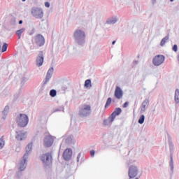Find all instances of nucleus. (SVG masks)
<instances>
[{
  "instance_id": "obj_11",
  "label": "nucleus",
  "mask_w": 179,
  "mask_h": 179,
  "mask_svg": "<svg viewBox=\"0 0 179 179\" xmlns=\"http://www.w3.org/2000/svg\"><path fill=\"white\" fill-rule=\"evenodd\" d=\"M54 73V67H51L48 69L45 78L43 81V85L45 86L48 82H50V80L51 78H52V75Z\"/></svg>"
},
{
  "instance_id": "obj_37",
  "label": "nucleus",
  "mask_w": 179,
  "mask_h": 179,
  "mask_svg": "<svg viewBox=\"0 0 179 179\" xmlns=\"http://www.w3.org/2000/svg\"><path fill=\"white\" fill-rule=\"evenodd\" d=\"M80 157H82V152H80L77 156V163H79Z\"/></svg>"
},
{
  "instance_id": "obj_45",
  "label": "nucleus",
  "mask_w": 179,
  "mask_h": 179,
  "mask_svg": "<svg viewBox=\"0 0 179 179\" xmlns=\"http://www.w3.org/2000/svg\"><path fill=\"white\" fill-rule=\"evenodd\" d=\"M134 63L138 64H139V62L138 60H136V61H134Z\"/></svg>"
},
{
  "instance_id": "obj_39",
  "label": "nucleus",
  "mask_w": 179,
  "mask_h": 179,
  "mask_svg": "<svg viewBox=\"0 0 179 179\" xmlns=\"http://www.w3.org/2000/svg\"><path fill=\"white\" fill-rule=\"evenodd\" d=\"M96 153V151H94V150H92L90 151V155H91V157H94V154Z\"/></svg>"
},
{
  "instance_id": "obj_36",
  "label": "nucleus",
  "mask_w": 179,
  "mask_h": 179,
  "mask_svg": "<svg viewBox=\"0 0 179 179\" xmlns=\"http://www.w3.org/2000/svg\"><path fill=\"white\" fill-rule=\"evenodd\" d=\"M172 50L174 52H177V51H178V45H177V44L173 45Z\"/></svg>"
},
{
  "instance_id": "obj_48",
  "label": "nucleus",
  "mask_w": 179,
  "mask_h": 179,
  "mask_svg": "<svg viewBox=\"0 0 179 179\" xmlns=\"http://www.w3.org/2000/svg\"><path fill=\"white\" fill-rule=\"evenodd\" d=\"M22 2H26V0H22Z\"/></svg>"
},
{
  "instance_id": "obj_44",
  "label": "nucleus",
  "mask_w": 179,
  "mask_h": 179,
  "mask_svg": "<svg viewBox=\"0 0 179 179\" xmlns=\"http://www.w3.org/2000/svg\"><path fill=\"white\" fill-rule=\"evenodd\" d=\"M115 43H116V41H113L112 42V45H114V44H115Z\"/></svg>"
},
{
  "instance_id": "obj_33",
  "label": "nucleus",
  "mask_w": 179,
  "mask_h": 179,
  "mask_svg": "<svg viewBox=\"0 0 179 179\" xmlns=\"http://www.w3.org/2000/svg\"><path fill=\"white\" fill-rule=\"evenodd\" d=\"M22 171H23L19 170V171L17 172V173H16V175H15V178H16V179H20V178H22V176H23V173H22Z\"/></svg>"
},
{
  "instance_id": "obj_5",
  "label": "nucleus",
  "mask_w": 179,
  "mask_h": 179,
  "mask_svg": "<svg viewBox=\"0 0 179 179\" xmlns=\"http://www.w3.org/2000/svg\"><path fill=\"white\" fill-rule=\"evenodd\" d=\"M92 110V106L90 105L84 104L80 107L79 115L81 118H85L90 115V111Z\"/></svg>"
},
{
  "instance_id": "obj_23",
  "label": "nucleus",
  "mask_w": 179,
  "mask_h": 179,
  "mask_svg": "<svg viewBox=\"0 0 179 179\" xmlns=\"http://www.w3.org/2000/svg\"><path fill=\"white\" fill-rule=\"evenodd\" d=\"M113 121L114 120H112L111 116L110 115L108 117V118L105 119L103 120V125H104V127H107L108 125H110V124H111V122H113Z\"/></svg>"
},
{
  "instance_id": "obj_7",
  "label": "nucleus",
  "mask_w": 179,
  "mask_h": 179,
  "mask_svg": "<svg viewBox=\"0 0 179 179\" xmlns=\"http://www.w3.org/2000/svg\"><path fill=\"white\" fill-rule=\"evenodd\" d=\"M166 59V57L163 55H157V56L154 57L152 59V64L155 66H160L164 62Z\"/></svg>"
},
{
  "instance_id": "obj_25",
  "label": "nucleus",
  "mask_w": 179,
  "mask_h": 179,
  "mask_svg": "<svg viewBox=\"0 0 179 179\" xmlns=\"http://www.w3.org/2000/svg\"><path fill=\"white\" fill-rule=\"evenodd\" d=\"M168 40H169V35L166 36L164 38L162 39L161 43H160L161 47H163L164 45V44H166V43H167Z\"/></svg>"
},
{
  "instance_id": "obj_1",
  "label": "nucleus",
  "mask_w": 179,
  "mask_h": 179,
  "mask_svg": "<svg viewBox=\"0 0 179 179\" xmlns=\"http://www.w3.org/2000/svg\"><path fill=\"white\" fill-rule=\"evenodd\" d=\"M74 43L78 47H85L86 44V33L82 29H76L73 34Z\"/></svg>"
},
{
  "instance_id": "obj_42",
  "label": "nucleus",
  "mask_w": 179,
  "mask_h": 179,
  "mask_svg": "<svg viewBox=\"0 0 179 179\" xmlns=\"http://www.w3.org/2000/svg\"><path fill=\"white\" fill-rule=\"evenodd\" d=\"M19 24H23V20H20L19 22H18Z\"/></svg>"
},
{
  "instance_id": "obj_27",
  "label": "nucleus",
  "mask_w": 179,
  "mask_h": 179,
  "mask_svg": "<svg viewBox=\"0 0 179 179\" xmlns=\"http://www.w3.org/2000/svg\"><path fill=\"white\" fill-rule=\"evenodd\" d=\"M29 80V78H26L25 76L21 78V87H23L24 85H26V82Z\"/></svg>"
},
{
  "instance_id": "obj_40",
  "label": "nucleus",
  "mask_w": 179,
  "mask_h": 179,
  "mask_svg": "<svg viewBox=\"0 0 179 179\" xmlns=\"http://www.w3.org/2000/svg\"><path fill=\"white\" fill-rule=\"evenodd\" d=\"M50 6H51V4L50 3V2H48V1L45 2V8H50Z\"/></svg>"
},
{
  "instance_id": "obj_47",
  "label": "nucleus",
  "mask_w": 179,
  "mask_h": 179,
  "mask_svg": "<svg viewBox=\"0 0 179 179\" xmlns=\"http://www.w3.org/2000/svg\"><path fill=\"white\" fill-rule=\"evenodd\" d=\"M170 2H174V0H170Z\"/></svg>"
},
{
  "instance_id": "obj_24",
  "label": "nucleus",
  "mask_w": 179,
  "mask_h": 179,
  "mask_svg": "<svg viewBox=\"0 0 179 179\" xmlns=\"http://www.w3.org/2000/svg\"><path fill=\"white\" fill-rule=\"evenodd\" d=\"M24 32V28H22L15 31V34H17V36H18V40H20V38L22 37V34H23Z\"/></svg>"
},
{
  "instance_id": "obj_34",
  "label": "nucleus",
  "mask_w": 179,
  "mask_h": 179,
  "mask_svg": "<svg viewBox=\"0 0 179 179\" xmlns=\"http://www.w3.org/2000/svg\"><path fill=\"white\" fill-rule=\"evenodd\" d=\"M50 97H55V96H57V90H51L50 91Z\"/></svg>"
},
{
  "instance_id": "obj_35",
  "label": "nucleus",
  "mask_w": 179,
  "mask_h": 179,
  "mask_svg": "<svg viewBox=\"0 0 179 179\" xmlns=\"http://www.w3.org/2000/svg\"><path fill=\"white\" fill-rule=\"evenodd\" d=\"M66 143H68V145H71V143H72V136H69L66 138Z\"/></svg>"
},
{
  "instance_id": "obj_17",
  "label": "nucleus",
  "mask_w": 179,
  "mask_h": 179,
  "mask_svg": "<svg viewBox=\"0 0 179 179\" xmlns=\"http://www.w3.org/2000/svg\"><path fill=\"white\" fill-rule=\"evenodd\" d=\"M122 113V109L121 108H116L115 110L110 115L111 116L112 121L115 120V117H117Z\"/></svg>"
},
{
  "instance_id": "obj_12",
  "label": "nucleus",
  "mask_w": 179,
  "mask_h": 179,
  "mask_svg": "<svg viewBox=\"0 0 179 179\" xmlns=\"http://www.w3.org/2000/svg\"><path fill=\"white\" fill-rule=\"evenodd\" d=\"M138 176V167L136 166H131L129 168V178H135Z\"/></svg>"
},
{
  "instance_id": "obj_20",
  "label": "nucleus",
  "mask_w": 179,
  "mask_h": 179,
  "mask_svg": "<svg viewBox=\"0 0 179 179\" xmlns=\"http://www.w3.org/2000/svg\"><path fill=\"white\" fill-rule=\"evenodd\" d=\"M9 106H6L3 110L2 111V120H6V117H8V114H9Z\"/></svg>"
},
{
  "instance_id": "obj_22",
  "label": "nucleus",
  "mask_w": 179,
  "mask_h": 179,
  "mask_svg": "<svg viewBox=\"0 0 179 179\" xmlns=\"http://www.w3.org/2000/svg\"><path fill=\"white\" fill-rule=\"evenodd\" d=\"M175 104H178L179 103V89H176L174 95Z\"/></svg>"
},
{
  "instance_id": "obj_46",
  "label": "nucleus",
  "mask_w": 179,
  "mask_h": 179,
  "mask_svg": "<svg viewBox=\"0 0 179 179\" xmlns=\"http://www.w3.org/2000/svg\"><path fill=\"white\" fill-rule=\"evenodd\" d=\"M1 41H0V52H1Z\"/></svg>"
},
{
  "instance_id": "obj_26",
  "label": "nucleus",
  "mask_w": 179,
  "mask_h": 179,
  "mask_svg": "<svg viewBox=\"0 0 179 179\" xmlns=\"http://www.w3.org/2000/svg\"><path fill=\"white\" fill-rule=\"evenodd\" d=\"M85 87H92V80L87 79L85 82Z\"/></svg>"
},
{
  "instance_id": "obj_3",
  "label": "nucleus",
  "mask_w": 179,
  "mask_h": 179,
  "mask_svg": "<svg viewBox=\"0 0 179 179\" xmlns=\"http://www.w3.org/2000/svg\"><path fill=\"white\" fill-rule=\"evenodd\" d=\"M168 142L169 145V150H170V162L169 166L171 169V173L173 174L174 173V160L173 159V154L174 153V144L173 143V140H171V137L168 134Z\"/></svg>"
},
{
  "instance_id": "obj_31",
  "label": "nucleus",
  "mask_w": 179,
  "mask_h": 179,
  "mask_svg": "<svg viewBox=\"0 0 179 179\" xmlns=\"http://www.w3.org/2000/svg\"><path fill=\"white\" fill-rule=\"evenodd\" d=\"M8 43H4L3 44V46L1 48V52H6V51L8 50Z\"/></svg>"
},
{
  "instance_id": "obj_49",
  "label": "nucleus",
  "mask_w": 179,
  "mask_h": 179,
  "mask_svg": "<svg viewBox=\"0 0 179 179\" xmlns=\"http://www.w3.org/2000/svg\"><path fill=\"white\" fill-rule=\"evenodd\" d=\"M29 34H30V36H31V34H33V33H30Z\"/></svg>"
},
{
  "instance_id": "obj_43",
  "label": "nucleus",
  "mask_w": 179,
  "mask_h": 179,
  "mask_svg": "<svg viewBox=\"0 0 179 179\" xmlns=\"http://www.w3.org/2000/svg\"><path fill=\"white\" fill-rule=\"evenodd\" d=\"M152 5H155V3H156V0H152Z\"/></svg>"
},
{
  "instance_id": "obj_16",
  "label": "nucleus",
  "mask_w": 179,
  "mask_h": 179,
  "mask_svg": "<svg viewBox=\"0 0 179 179\" xmlns=\"http://www.w3.org/2000/svg\"><path fill=\"white\" fill-rule=\"evenodd\" d=\"M122 96H124V92L121 87L117 86L115 90V97L120 100V99H122Z\"/></svg>"
},
{
  "instance_id": "obj_32",
  "label": "nucleus",
  "mask_w": 179,
  "mask_h": 179,
  "mask_svg": "<svg viewBox=\"0 0 179 179\" xmlns=\"http://www.w3.org/2000/svg\"><path fill=\"white\" fill-rule=\"evenodd\" d=\"M112 101H113V99H111V97H109L107 99L106 103L105 104V109L107 108L108 106H110V104H111Z\"/></svg>"
},
{
  "instance_id": "obj_15",
  "label": "nucleus",
  "mask_w": 179,
  "mask_h": 179,
  "mask_svg": "<svg viewBox=\"0 0 179 179\" xmlns=\"http://www.w3.org/2000/svg\"><path fill=\"white\" fill-rule=\"evenodd\" d=\"M15 134V139H17V141H24V139L27 138L26 132H23L22 131H17Z\"/></svg>"
},
{
  "instance_id": "obj_2",
  "label": "nucleus",
  "mask_w": 179,
  "mask_h": 179,
  "mask_svg": "<svg viewBox=\"0 0 179 179\" xmlns=\"http://www.w3.org/2000/svg\"><path fill=\"white\" fill-rule=\"evenodd\" d=\"M40 159L42 161L44 169L48 170L51 167V164H52V155L51 152L42 154L40 156Z\"/></svg>"
},
{
  "instance_id": "obj_30",
  "label": "nucleus",
  "mask_w": 179,
  "mask_h": 179,
  "mask_svg": "<svg viewBox=\"0 0 179 179\" xmlns=\"http://www.w3.org/2000/svg\"><path fill=\"white\" fill-rule=\"evenodd\" d=\"M138 124H140L141 125H142V124H143V122H145V115H141L138 119Z\"/></svg>"
},
{
  "instance_id": "obj_21",
  "label": "nucleus",
  "mask_w": 179,
  "mask_h": 179,
  "mask_svg": "<svg viewBox=\"0 0 179 179\" xmlns=\"http://www.w3.org/2000/svg\"><path fill=\"white\" fill-rule=\"evenodd\" d=\"M117 22H118V18L117 17H112L106 20V24H115Z\"/></svg>"
},
{
  "instance_id": "obj_19",
  "label": "nucleus",
  "mask_w": 179,
  "mask_h": 179,
  "mask_svg": "<svg viewBox=\"0 0 179 179\" xmlns=\"http://www.w3.org/2000/svg\"><path fill=\"white\" fill-rule=\"evenodd\" d=\"M149 103H150V101L148 99H146L143 101V103L141 104V113H145V111H146V108H148V107H149Z\"/></svg>"
},
{
  "instance_id": "obj_18",
  "label": "nucleus",
  "mask_w": 179,
  "mask_h": 179,
  "mask_svg": "<svg viewBox=\"0 0 179 179\" xmlns=\"http://www.w3.org/2000/svg\"><path fill=\"white\" fill-rule=\"evenodd\" d=\"M33 150V143H29L25 148V153L24 155V157H29L30 153H31V150Z\"/></svg>"
},
{
  "instance_id": "obj_38",
  "label": "nucleus",
  "mask_w": 179,
  "mask_h": 179,
  "mask_svg": "<svg viewBox=\"0 0 179 179\" xmlns=\"http://www.w3.org/2000/svg\"><path fill=\"white\" fill-rule=\"evenodd\" d=\"M128 104H129V101H126L123 105L122 107L123 108H127L128 107Z\"/></svg>"
},
{
  "instance_id": "obj_8",
  "label": "nucleus",
  "mask_w": 179,
  "mask_h": 179,
  "mask_svg": "<svg viewBox=\"0 0 179 179\" xmlns=\"http://www.w3.org/2000/svg\"><path fill=\"white\" fill-rule=\"evenodd\" d=\"M43 64H44V52L40 51L36 59V65L40 68L43 66Z\"/></svg>"
},
{
  "instance_id": "obj_6",
  "label": "nucleus",
  "mask_w": 179,
  "mask_h": 179,
  "mask_svg": "<svg viewBox=\"0 0 179 179\" xmlns=\"http://www.w3.org/2000/svg\"><path fill=\"white\" fill-rule=\"evenodd\" d=\"M31 15L34 17H36V19H43L44 17V11H43L41 8L33 7L31 9Z\"/></svg>"
},
{
  "instance_id": "obj_41",
  "label": "nucleus",
  "mask_w": 179,
  "mask_h": 179,
  "mask_svg": "<svg viewBox=\"0 0 179 179\" xmlns=\"http://www.w3.org/2000/svg\"><path fill=\"white\" fill-rule=\"evenodd\" d=\"M15 23H16V20L15 19L11 20V24H15Z\"/></svg>"
},
{
  "instance_id": "obj_9",
  "label": "nucleus",
  "mask_w": 179,
  "mask_h": 179,
  "mask_svg": "<svg viewBox=\"0 0 179 179\" xmlns=\"http://www.w3.org/2000/svg\"><path fill=\"white\" fill-rule=\"evenodd\" d=\"M35 44L38 47H43V45L45 44V38H44V36L41 34H37L35 36Z\"/></svg>"
},
{
  "instance_id": "obj_28",
  "label": "nucleus",
  "mask_w": 179,
  "mask_h": 179,
  "mask_svg": "<svg viewBox=\"0 0 179 179\" xmlns=\"http://www.w3.org/2000/svg\"><path fill=\"white\" fill-rule=\"evenodd\" d=\"M5 146V140H3V136L0 138V149H3Z\"/></svg>"
},
{
  "instance_id": "obj_29",
  "label": "nucleus",
  "mask_w": 179,
  "mask_h": 179,
  "mask_svg": "<svg viewBox=\"0 0 179 179\" xmlns=\"http://www.w3.org/2000/svg\"><path fill=\"white\" fill-rule=\"evenodd\" d=\"M60 111H63V112L64 111V106H61L59 108H55L54 110H53V113H58V112H60Z\"/></svg>"
},
{
  "instance_id": "obj_14",
  "label": "nucleus",
  "mask_w": 179,
  "mask_h": 179,
  "mask_svg": "<svg viewBox=\"0 0 179 179\" xmlns=\"http://www.w3.org/2000/svg\"><path fill=\"white\" fill-rule=\"evenodd\" d=\"M72 149L67 148L64 151L63 158L66 162H69L70 159H72Z\"/></svg>"
},
{
  "instance_id": "obj_13",
  "label": "nucleus",
  "mask_w": 179,
  "mask_h": 179,
  "mask_svg": "<svg viewBox=\"0 0 179 179\" xmlns=\"http://www.w3.org/2000/svg\"><path fill=\"white\" fill-rule=\"evenodd\" d=\"M27 159H29V157H22V160H21L19 164L18 170H20V171H24V170H26V167H27Z\"/></svg>"
},
{
  "instance_id": "obj_10",
  "label": "nucleus",
  "mask_w": 179,
  "mask_h": 179,
  "mask_svg": "<svg viewBox=\"0 0 179 179\" xmlns=\"http://www.w3.org/2000/svg\"><path fill=\"white\" fill-rule=\"evenodd\" d=\"M53 143L54 138H52V136L48 135L44 138L43 146H45V148H51Z\"/></svg>"
},
{
  "instance_id": "obj_4",
  "label": "nucleus",
  "mask_w": 179,
  "mask_h": 179,
  "mask_svg": "<svg viewBox=\"0 0 179 179\" xmlns=\"http://www.w3.org/2000/svg\"><path fill=\"white\" fill-rule=\"evenodd\" d=\"M16 122L18 127L24 128L27 127V124H29V116L24 113H20L16 117Z\"/></svg>"
}]
</instances>
